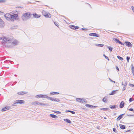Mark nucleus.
I'll list each match as a JSON object with an SVG mask.
<instances>
[{"label":"nucleus","mask_w":134,"mask_h":134,"mask_svg":"<svg viewBox=\"0 0 134 134\" xmlns=\"http://www.w3.org/2000/svg\"><path fill=\"white\" fill-rule=\"evenodd\" d=\"M2 40V45L5 47H10L7 45L5 44V43H9L12 42L13 41V38L9 36H4L0 37V40Z\"/></svg>","instance_id":"f257e3e1"},{"label":"nucleus","mask_w":134,"mask_h":134,"mask_svg":"<svg viewBox=\"0 0 134 134\" xmlns=\"http://www.w3.org/2000/svg\"><path fill=\"white\" fill-rule=\"evenodd\" d=\"M32 15V14L30 12H27L23 14L22 16V19L24 21L30 19Z\"/></svg>","instance_id":"f03ea898"},{"label":"nucleus","mask_w":134,"mask_h":134,"mask_svg":"<svg viewBox=\"0 0 134 134\" xmlns=\"http://www.w3.org/2000/svg\"><path fill=\"white\" fill-rule=\"evenodd\" d=\"M31 104L32 105H41L43 106H48V104H47L42 103H40L38 101L32 102Z\"/></svg>","instance_id":"7ed1b4c3"},{"label":"nucleus","mask_w":134,"mask_h":134,"mask_svg":"<svg viewBox=\"0 0 134 134\" xmlns=\"http://www.w3.org/2000/svg\"><path fill=\"white\" fill-rule=\"evenodd\" d=\"M19 19L18 15L17 14H14L11 15L10 21H14L16 19Z\"/></svg>","instance_id":"20e7f679"},{"label":"nucleus","mask_w":134,"mask_h":134,"mask_svg":"<svg viewBox=\"0 0 134 134\" xmlns=\"http://www.w3.org/2000/svg\"><path fill=\"white\" fill-rule=\"evenodd\" d=\"M76 100L78 102L82 103H86V100L85 99H81L80 98H77L76 99Z\"/></svg>","instance_id":"39448f33"},{"label":"nucleus","mask_w":134,"mask_h":134,"mask_svg":"<svg viewBox=\"0 0 134 134\" xmlns=\"http://www.w3.org/2000/svg\"><path fill=\"white\" fill-rule=\"evenodd\" d=\"M11 14L9 13H7L4 15V16L6 19L7 20L10 21Z\"/></svg>","instance_id":"423d86ee"},{"label":"nucleus","mask_w":134,"mask_h":134,"mask_svg":"<svg viewBox=\"0 0 134 134\" xmlns=\"http://www.w3.org/2000/svg\"><path fill=\"white\" fill-rule=\"evenodd\" d=\"M11 107L10 106H7L2 109L1 111H4L8 110L11 109Z\"/></svg>","instance_id":"0eeeda50"},{"label":"nucleus","mask_w":134,"mask_h":134,"mask_svg":"<svg viewBox=\"0 0 134 134\" xmlns=\"http://www.w3.org/2000/svg\"><path fill=\"white\" fill-rule=\"evenodd\" d=\"M43 15L46 18H49V16L48 15V14L45 11L43 10L42 12ZM49 15H50V14L49 13Z\"/></svg>","instance_id":"6e6552de"},{"label":"nucleus","mask_w":134,"mask_h":134,"mask_svg":"<svg viewBox=\"0 0 134 134\" xmlns=\"http://www.w3.org/2000/svg\"><path fill=\"white\" fill-rule=\"evenodd\" d=\"M89 35L91 36H95L98 37H99V35L98 34H97L95 33H92L90 34H89Z\"/></svg>","instance_id":"1a4fd4ad"},{"label":"nucleus","mask_w":134,"mask_h":134,"mask_svg":"<svg viewBox=\"0 0 134 134\" xmlns=\"http://www.w3.org/2000/svg\"><path fill=\"white\" fill-rule=\"evenodd\" d=\"M125 44L126 46L128 47H131L132 46V44L130 42L125 41Z\"/></svg>","instance_id":"9d476101"},{"label":"nucleus","mask_w":134,"mask_h":134,"mask_svg":"<svg viewBox=\"0 0 134 134\" xmlns=\"http://www.w3.org/2000/svg\"><path fill=\"white\" fill-rule=\"evenodd\" d=\"M16 102L17 104H22L24 103L25 101L23 100H16Z\"/></svg>","instance_id":"9b49d317"},{"label":"nucleus","mask_w":134,"mask_h":134,"mask_svg":"<svg viewBox=\"0 0 134 134\" xmlns=\"http://www.w3.org/2000/svg\"><path fill=\"white\" fill-rule=\"evenodd\" d=\"M32 15L34 18H39L41 16L40 15H38L36 13H34L32 14Z\"/></svg>","instance_id":"f8f14e48"},{"label":"nucleus","mask_w":134,"mask_h":134,"mask_svg":"<svg viewBox=\"0 0 134 134\" xmlns=\"http://www.w3.org/2000/svg\"><path fill=\"white\" fill-rule=\"evenodd\" d=\"M35 97L36 98H45L46 97H45L44 95L42 94H40L36 95Z\"/></svg>","instance_id":"ddd939ff"},{"label":"nucleus","mask_w":134,"mask_h":134,"mask_svg":"<svg viewBox=\"0 0 134 134\" xmlns=\"http://www.w3.org/2000/svg\"><path fill=\"white\" fill-rule=\"evenodd\" d=\"M124 104L125 103L124 101L121 102L120 104V108H123L124 106Z\"/></svg>","instance_id":"4468645a"},{"label":"nucleus","mask_w":134,"mask_h":134,"mask_svg":"<svg viewBox=\"0 0 134 134\" xmlns=\"http://www.w3.org/2000/svg\"><path fill=\"white\" fill-rule=\"evenodd\" d=\"M125 115V114H121L119 115L117 118L116 120L117 121L120 120L122 118V116Z\"/></svg>","instance_id":"2eb2a0df"},{"label":"nucleus","mask_w":134,"mask_h":134,"mask_svg":"<svg viewBox=\"0 0 134 134\" xmlns=\"http://www.w3.org/2000/svg\"><path fill=\"white\" fill-rule=\"evenodd\" d=\"M27 93V92H26L22 91L20 92H18V94L19 95H23L25 94H26Z\"/></svg>","instance_id":"dca6fc26"},{"label":"nucleus","mask_w":134,"mask_h":134,"mask_svg":"<svg viewBox=\"0 0 134 134\" xmlns=\"http://www.w3.org/2000/svg\"><path fill=\"white\" fill-rule=\"evenodd\" d=\"M4 25V22L2 20L0 21V27H3Z\"/></svg>","instance_id":"f3484780"},{"label":"nucleus","mask_w":134,"mask_h":134,"mask_svg":"<svg viewBox=\"0 0 134 134\" xmlns=\"http://www.w3.org/2000/svg\"><path fill=\"white\" fill-rule=\"evenodd\" d=\"M49 115L51 117L57 119L58 118L57 116L54 114H50Z\"/></svg>","instance_id":"a211bd4d"},{"label":"nucleus","mask_w":134,"mask_h":134,"mask_svg":"<svg viewBox=\"0 0 134 134\" xmlns=\"http://www.w3.org/2000/svg\"><path fill=\"white\" fill-rule=\"evenodd\" d=\"M64 121L70 124L71 123V122L70 120L68 119H64Z\"/></svg>","instance_id":"6ab92c4d"},{"label":"nucleus","mask_w":134,"mask_h":134,"mask_svg":"<svg viewBox=\"0 0 134 134\" xmlns=\"http://www.w3.org/2000/svg\"><path fill=\"white\" fill-rule=\"evenodd\" d=\"M117 91V90H113V91L111 92L110 94L109 95H113L115 94V93Z\"/></svg>","instance_id":"aec40b11"},{"label":"nucleus","mask_w":134,"mask_h":134,"mask_svg":"<svg viewBox=\"0 0 134 134\" xmlns=\"http://www.w3.org/2000/svg\"><path fill=\"white\" fill-rule=\"evenodd\" d=\"M119 126L120 128L122 129H125V126L124 125L122 124H120Z\"/></svg>","instance_id":"412c9836"},{"label":"nucleus","mask_w":134,"mask_h":134,"mask_svg":"<svg viewBox=\"0 0 134 134\" xmlns=\"http://www.w3.org/2000/svg\"><path fill=\"white\" fill-rule=\"evenodd\" d=\"M59 93L57 92H51L50 94L52 95H55V94H59Z\"/></svg>","instance_id":"4be33fe9"},{"label":"nucleus","mask_w":134,"mask_h":134,"mask_svg":"<svg viewBox=\"0 0 134 134\" xmlns=\"http://www.w3.org/2000/svg\"><path fill=\"white\" fill-rule=\"evenodd\" d=\"M113 39L114 41H115L116 42L119 43L120 41L118 39L116 38H113Z\"/></svg>","instance_id":"5701e85b"},{"label":"nucleus","mask_w":134,"mask_h":134,"mask_svg":"<svg viewBox=\"0 0 134 134\" xmlns=\"http://www.w3.org/2000/svg\"><path fill=\"white\" fill-rule=\"evenodd\" d=\"M117 107V105H110L109 106V107L111 109H115Z\"/></svg>","instance_id":"b1692460"},{"label":"nucleus","mask_w":134,"mask_h":134,"mask_svg":"<svg viewBox=\"0 0 134 134\" xmlns=\"http://www.w3.org/2000/svg\"><path fill=\"white\" fill-rule=\"evenodd\" d=\"M18 43V42L16 40L14 41L12 43V44L14 45H16Z\"/></svg>","instance_id":"393cba45"},{"label":"nucleus","mask_w":134,"mask_h":134,"mask_svg":"<svg viewBox=\"0 0 134 134\" xmlns=\"http://www.w3.org/2000/svg\"><path fill=\"white\" fill-rule=\"evenodd\" d=\"M117 57L118 59H119L120 60H123V58L122 57H121L119 55L117 56Z\"/></svg>","instance_id":"a878e982"},{"label":"nucleus","mask_w":134,"mask_h":134,"mask_svg":"<svg viewBox=\"0 0 134 134\" xmlns=\"http://www.w3.org/2000/svg\"><path fill=\"white\" fill-rule=\"evenodd\" d=\"M100 109L102 110H103L104 111H106L107 110H108V109L107 108H102Z\"/></svg>","instance_id":"bb28decb"},{"label":"nucleus","mask_w":134,"mask_h":134,"mask_svg":"<svg viewBox=\"0 0 134 134\" xmlns=\"http://www.w3.org/2000/svg\"><path fill=\"white\" fill-rule=\"evenodd\" d=\"M107 98L105 97H104L102 99L103 101L104 102H107Z\"/></svg>","instance_id":"cd10ccee"},{"label":"nucleus","mask_w":134,"mask_h":134,"mask_svg":"<svg viewBox=\"0 0 134 134\" xmlns=\"http://www.w3.org/2000/svg\"><path fill=\"white\" fill-rule=\"evenodd\" d=\"M96 46L99 47H102L104 46V44H96Z\"/></svg>","instance_id":"c85d7f7f"},{"label":"nucleus","mask_w":134,"mask_h":134,"mask_svg":"<svg viewBox=\"0 0 134 134\" xmlns=\"http://www.w3.org/2000/svg\"><path fill=\"white\" fill-rule=\"evenodd\" d=\"M107 48H108L109 50L111 52L112 51V50H113V48H112L111 47H110L109 46H108L107 47Z\"/></svg>","instance_id":"c756f323"},{"label":"nucleus","mask_w":134,"mask_h":134,"mask_svg":"<svg viewBox=\"0 0 134 134\" xmlns=\"http://www.w3.org/2000/svg\"><path fill=\"white\" fill-rule=\"evenodd\" d=\"M85 106L86 107L89 108H91L92 106V105L89 104H86L85 105Z\"/></svg>","instance_id":"7c9ffc66"},{"label":"nucleus","mask_w":134,"mask_h":134,"mask_svg":"<svg viewBox=\"0 0 134 134\" xmlns=\"http://www.w3.org/2000/svg\"><path fill=\"white\" fill-rule=\"evenodd\" d=\"M16 104H17V103H16V100L14 102V103L13 104H12V106H15L16 105Z\"/></svg>","instance_id":"2f4dec72"},{"label":"nucleus","mask_w":134,"mask_h":134,"mask_svg":"<svg viewBox=\"0 0 134 134\" xmlns=\"http://www.w3.org/2000/svg\"><path fill=\"white\" fill-rule=\"evenodd\" d=\"M54 101H56L57 102H59L60 101V100L59 99L57 98H54Z\"/></svg>","instance_id":"473e14b6"},{"label":"nucleus","mask_w":134,"mask_h":134,"mask_svg":"<svg viewBox=\"0 0 134 134\" xmlns=\"http://www.w3.org/2000/svg\"><path fill=\"white\" fill-rule=\"evenodd\" d=\"M50 99L52 101H54V98L53 97H50Z\"/></svg>","instance_id":"72a5a7b5"},{"label":"nucleus","mask_w":134,"mask_h":134,"mask_svg":"<svg viewBox=\"0 0 134 134\" xmlns=\"http://www.w3.org/2000/svg\"><path fill=\"white\" fill-rule=\"evenodd\" d=\"M103 56L105 57V59H108L109 61V60L108 57L106 56L105 54H103Z\"/></svg>","instance_id":"f704fd0d"},{"label":"nucleus","mask_w":134,"mask_h":134,"mask_svg":"<svg viewBox=\"0 0 134 134\" xmlns=\"http://www.w3.org/2000/svg\"><path fill=\"white\" fill-rule=\"evenodd\" d=\"M54 112L55 113H56L58 114H61V113L60 112L58 111H54Z\"/></svg>","instance_id":"c9c22d12"},{"label":"nucleus","mask_w":134,"mask_h":134,"mask_svg":"<svg viewBox=\"0 0 134 134\" xmlns=\"http://www.w3.org/2000/svg\"><path fill=\"white\" fill-rule=\"evenodd\" d=\"M130 57H126V59L127 61V62L128 63L129 62V61L130 59Z\"/></svg>","instance_id":"e433bc0d"},{"label":"nucleus","mask_w":134,"mask_h":134,"mask_svg":"<svg viewBox=\"0 0 134 134\" xmlns=\"http://www.w3.org/2000/svg\"><path fill=\"white\" fill-rule=\"evenodd\" d=\"M132 68L131 70L132 71H134V67L133 64H132L131 65Z\"/></svg>","instance_id":"4c0bfd02"},{"label":"nucleus","mask_w":134,"mask_h":134,"mask_svg":"<svg viewBox=\"0 0 134 134\" xmlns=\"http://www.w3.org/2000/svg\"><path fill=\"white\" fill-rule=\"evenodd\" d=\"M54 23L55 25H56V26H57V27H58L59 25H58V23H56V22H54Z\"/></svg>","instance_id":"58836bf2"},{"label":"nucleus","mask_w":134,"mask_h":134,"mask_svg":"<svg viewBox=\"0 0 134 134\" xmlns=\"http://www.w3.org/2000/svg\"><path fill=\"white\" fill-rule=\"evenodd\" d=\"M133 100V99L132 98H130L129 100V101L130 102H132Z\"/></svg>","instance_id":"ea45409f"},{"label":"nucleus","mask_w":134,"mask_h":134,"mask_svg":"<svg viewBox=\"0 0 134 134\" xmlns=\"http://www.w3.org/2000/svg\"><path fill=\"white\" fill-rule=\"evenodd\" d=\"M74 26V25H71L70 26V28L72 29H75V27H74V26Z\"/></svg>","instance_id":"a19ab883"},{"label":"nucleus","mask_w":134,"mask_h":134,"mask_svg":"<svg viewBox=\"0 0 134 134\" xmlns=\"http://www.w3.org/2000/svg\"><path fill=\"white\" fill-rule=\"evenodd\" d=\"M129 85L130 86H131L132 87H134V85L133 84L129 83Z\"/></svg>","instance_id":"79ce46f5"},{"label":"nucleus","mask_w":134,"mask_h":134,"mask_svg":"<svg viewBox=\"0 0 134 134\" xmlns=\"http://www.w3.org/2000/svg\"><path fill=\"white\" fill-rule=\"evenodd\" d=\"M129 110L130 111H132L134 112V110L132 108H131L129 109Z\"/></svg>","instance_id":"37998d69"},{"label":"nucleus","mask_w":134,"mask_h":134,"mask_svg":"<svg viewBox=\"0 0 134 134\" xmlns=\"http://www.w3.org/2000/svg\"><path fill=\"white\" fill-rule=\"evenodd\" d=\"M127 81H125V83H124V86H126L127 85Z\"/></svg>","instance_id":"c03bdc74"},{"label":"nucleus","mask_w":134,"mask_h":134,"mask_svg":"<svg viewBox=\"0 0 134 134\" xmlns=\"http://www.w3.org/2000/svg\"><path fill=\"white\" fill-rule=\"evenodd\" d=\"M131 8L133 11V12L134 13V7H133V6H132L131 7Z\"/></svg>","instance_id":"a18cd8bd"},{"label":"nucleus","mask_w":134,"mask_h":134,"mask_svg":"<svg viewBox=\"0 0 134 134\" xmlns=\"http://www.w3.org/2000/svg\"><path fill=\"white\" fill-rule=\"evenodd\" d=\"M45 97H46L45 98H47V99H50V97H49L48 96H46V95H44Z\"/></svg>","instance_id":"49530a36"},{"label":"nucleus","mask_w":134,"mask_h":134,"mask_svg":"<svg viewBox=\"0 0 134 134\" xmlns=\"http://www.w3.org/2000/svg\"><path fill=\"white\" fill-rule=\"evenodd\" d=\"M73 26L75 27V29H78L79 28V27L78 26Z\"/></svg>","instance_id":"de8ad7c7"},{"label":"nucleus","mask_w":134,"mask_h":134,"mask_svg":"<svg viewBox=\"0 0 134 134\" xmlns=\"http://www.w3.org/2000/svg\"><path fill=\"white\" fill-rule=\"evenodd\" d=\"M109 80L112 82H114V83H115V81H114L113 80H111L110 79V78H109Z\"/></svg>","instance_id":"09e8293b"},{"label":"nucleus","mask_w":134,"mask_h":134,"mask_svg":"<svg viewBox=\"0 0 134 134\" xmlns=\"http://www.w3.org/2000/svg\"><path fill=\"white\" fill-rule=\"evenodd\" d=\"M70 112L72 114H75V113L74 111H70Z\"/></svg>","instance_id":"8fccbe9b"},{"label":"nucleus","mask_w":134,"mask_h":134,"mask_svg":"<svg viewBox=\"0 0 134 134\" xmlns=\"http://www.w3.org/2000/svg\"><path fill=\"white\" fill-rule=\"evenodd\" d=\"M125 87H126V86H124L123 87V88L122 89V91H124L125 90V89H126Z\"/></svg>","instance_id":"3c124183"},{"label":"nucleus","mask_w":134,"mask_h":134,"mask_svg":"<svg viewBox=\"0 0 134 134\" xmlns=\"http://www.w3.org/2000/svg\"><path fill=\"white\" fill-rule=\"evenodd\" d=\"M119 44H121V45H124V44L122 43V42H121L120 41V42L119 43Z\"/></svg>","instance_id":"603ef678"},{"label":"nucleus","mask_w":134,"mask_h":134,"mask_svg":"<svg viewBox=\"0 0 134 134\" xmlns=\"http://www.w3.org/2000/svg\"><path fill=\"white\" fill-rule=\"evenodd\" d=\"M96 107H97L96 106L92 105L91 108H96Z\"/></svg>","instance_id":"864d4df0"},{"label":"nucleus","mask_w":134,"mask_h":134,"mask_svg":"<svg viewBox=\"0 0 134 134\" xmlns=\"http://www.w3.org/2000/svg\"><path fill=\"white\" fill-rule=\"evenodd\" d=\"M113 130L114 132H115V131H116V129L115 128H113Z\"/></svg>","instance_id":"5fc2aeb1"},{"label":"nucleus","mask_w":134,"mask_h":134,"mask_svg":"<svg viewBox=\"0 0 134 134\" xmlns=\"http://www.w3.org/2000/svg\"><path fill=\"white\" fill-rule=\"evenodd\" d=\"M70 111L71 110H66V111H65V112H66H66H70Z\"/></svg>","instance_id":"6e6d98bb"},{"label":"nucleus","mask_w":134,"mask_h":134,"mask_svg":"<svg viewBox=\"0 0 134 134\" xmlns=\"http://www.w3.org/2000/svg\"><path fill=\"white\" fill-rule=\"evenodd\" d=\"M81 30H87V29H86L82 28H81Z\"/></svg>","instance_id":"4d7b16f0"},{"label":"nucleus","mask_w":134,"mask_h":134,"mask_svg":"<svg viewBox=\"0 0 134 134\" xmlns=\"http://www.w3.org/2000/svg\"><path fill=\"white\" fill-rule=\"evenodd\" d=\"M116 69L118 71H119V68L117 66H116Z\"/></svg>","instance_id":"13d9d810"},{"label":"nucleus","mask_w":134,"mask_h":134,"mask_svg":"<svg viewBox=\"0 0 134 134\" xmlns=\"http://www.w3.org/2000/svg\"><path fill=\"white\" fill-rule=\"evenodd\" d=\"M17 8H23V7H18Z\"/></svg>","instance_id":"bf43d9fd"},{"label":"nucleus","mask_w":134,"mask_h":134,"mask_svg":"<svg viewBox=\"0 0 134 134\" xmlns=\"http://www.w3.org/2000/svg\"><path fill=\"white\" fill-rule=\"evenodd\" d=\"M3 13V12L0 11V14H2Z\"/></svg>","instance_id":"052dcab7"},{"label":"nucleus","mask_w":134,"mask_h":134,"mask_svg":"<svg viewBox=\"0 0 134 134\" xmlns=\"http://www.w3.org/2000/svg\"><path fill=\"white\" fill-rule=\"evenodd\" d=\"M132 73L133 74V76H134V71H132Z\"/></svg>","instance_id":"680f3d73"},{"label":"nucleus","mask_w":134,"mask_h":134,"mask_svg":"<svg viewBox=\"0 0 134 134\" xmlns=\"http://www.w3.org/2000/svg\"><path fill=\"white\" fill-rule=\"evenodd\" d=\"M3 1V0H0V3L2 2Z\"/></svg>","instance_id":"e2e57ef3"},{"label":"nucleus","mask_w":134,"mask_h":134,"mask_svg":"<svg viewBox=\"0 0 134 134\" xmlns=\"http://www.w3.org/2000/svg\"><path fill=\"white\" fill-rule=\"evenodd\" d=\"M124 85V84H123V82H122V85Z\"/></svg>","instance_id":"0e129e2a"},{"label":"nucleus","mask_w":134,"mask_h":134,"mask_svg":"<svg viewBox=\"0 0 134 134\" xmlns=\"http://www.w3.org/2000/svg\"><path fill=\"white\" fill-rule=\"evenodd\" d=\"M128 116H133V115H128Z\"/></svg>","instance_id":"69168bd1"},{"label":"nucleus","mask_w":134,"mask_h":134,"mask_svg":"<svg viewBox=\"0 0 134 134\" xmlns=\"http://www.w3.org/2000/svg\"><path fill=\"white\" fill-rule=\"evenodd\" d=\"M130 130H127V131H126V132H129V131H130Z\"/></svg>","instance_id":"338daca9"},{"label":"nucleus","mask_w":134,"mask_h":134,"mask_svg":"<svg viewBox=\"0 0 134 134\" xmlns=\"http://www.w3.org/2000/svg\"><path fill=\"white\" fill-rule=\"evenodd\" d=\"M104 119H107V118L106 117H104Z\"/></svg>","instance_id":"774afa93"}]
</instances>
